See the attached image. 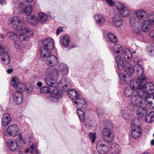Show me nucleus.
<instances>
[{
    "instance_id": "obj_46",
    "label": "nucleus",
    "mask_w": 154,
    "mask_h": 154,
    "mask_svg": "<svg viewBox=\"0 0 154 154\" xmlns=\"http://www.w3.org/2000/svg\"><path fill=\"white\" fill-rule=\"evenodd\" d=\"M89 138L92 143H94L96 138V135L95 133H89Z\"/></svg>"
},
{
    "instance_id": "obj_43",
    "label": "nucleus",
    "mask_w": 154,
    "mask_h": 154,
    "mask_svg": "<svg viewBox=\"0 0 154 154\" xmlns=\"http://www.w3.org/2000/svg\"><path fill=\"white\" fill-rule=\"evenodd\" d=\"M21 31L23 33L25 34H29V35L30 36L33 35L32 31L30 29L28 28H25L22 29Z\"/></svg>"
},
{
    "instance_id": "obj_50",
    "label": "nucleus",
    "mask_w": 154,
    "mask_h": 154,
    "mask_svg": "<svg viewBox=\"0 0 154 154\" xmlns=\"http://www.w3.org/2000/svg\"><path fill=\"white\" fill-rule=\"evenodd\" d=\"M13 45L15 48L17 49H19V42L17 41L14 40L13 43Z\"/></svg>"
},
{
    "instance_id": "obj_58",
    "label": "nucleus",
    "mask_w": 154,
    "mask_h": 154,
    "mask_svg": "<svg viewBox=\"0 0 154 154\" xmlns=\"http://www.w3.org/2000/svg\"><path fill=\"white\" fill-rule=\"evenodd\" d=\"M4 40L3 36L0 34V42Z\"/></svg>"
},
{
    "instance_id": "obj_39",
    "label": "nucleus",
    "mask_w": 154,
    "mask_h": 154,
    "mask_svg": "<svg viewBox=\"0 0 154 154\" xmlns=\"http://www.w3.org/2000/svg\"><path fill=\"white\" fill-rule=\"evenodd\" d=\"M49 51L46 50L45 48L42 47L39 49L40 55L42 57L44 58L47 57V53H49Z\"/></svg>"
},
{
    "instance_id": "obj_18",
    "label": "nucleus",
    "mask_w": 154,
    "mask_h": 154,
    "mask_svg": "<svg viewBox=\"0 0 154 154\" xmlns=\"http://www.w3.org/2000/svg\"><path fill=\"white\" fill-rule=\"evenodd\" d=\"M145 104L150 109H154V93L145 96Z\"/></svg>"
},
{
    "instance_id": "obj_31",
    "label": "nucleus",
    "mask_w": 154,
    "mask_h": 154,
    "mask_svg": "<svg viewBox=\"0 0 154 154\" xmlns=\"http://www.w3.org/2000/svg\"><path fill=\"white\" fill-rule=\"evenodd\" d=\"M145 122L148 123L152 122L154 121V111H151L149 112L145 118Z\"/></svg>"
},
{
    "instance_id": "obj_35",
    "label": "nucleus",
    "mask_w": 154,
    "mask_h": 154,
    "mask_svg": "<svg viewBox=\"0 0 154 154\" xmlns=\"http://www.w3.org/2000/svg\"><path fill=\"white\" fill-rule=\"evenodd\" d=\"M20 81L17 77H14L12 79L11 85L14 88H17L19 85Z\"/></svg>"
},
{
    "instance_id": "obj_57",
    "label": "nucleus",
    "mask_w": 154,
    "mask_h": 154,
    "mask_svg": "<svg viewBox=\"0 0 154 154\" xmlns=\"http://www.w3.org/2000/svg\"><path fill=\"white\" fill-rule=\"evenodd\" d=\"M31 149H30V147L29 148H28L26 149L25 151V153H27L29 152V151H31Z\"/></svg>"
},
{
    "instance_id": "obj_33",
    "label": "nucleus",
    "mask_w": 154,
    "mask_h": 154,
    "mask_svg": "<svg viewBox=\"0 0 154 154\" xmlns=\"http://www.w3.org/2000/svg\"><path fill=\"white\" fill-rule=\"evenodd\" d=\"M129 22L131 25L133 26L137 25L140 23V21L135 16L130 17Z\"/></svg>"
},
{
    "instance_id": "obj_55",
    "label": "nucleus",
    "mask_w": 154,
    "mask_h": 154,
    "mask_svg": "<svg viewBox=\"0 0 154 154\" xmlns=\"http://www.w3.org/2000/svg\"><path fill=\"white\" fill-rule=\"evenodd\" d=\"M13 70L12 69H9L7 70V72L8 73L10 74L12 72Z\"/></svg>"
},
{
    "instance_id": "obj_26",
    "label": "nucleus",
    "mask_w": 154,
    "mask_h": 154,
    "mask_svg": "<svg viewBox=\"0 0 154 154\" xmlns=\"http://www.w3.org/2000/svg\"><path fill=\"white\" fill-rule=\"evenodd\" d=\"M26 2H21L20 3L19 7L23 9V11L24 15L30 14L32 11V6L29 5L26 6Z\"/></svg>"
},
{
    "instance_id": "obj_56",
    "label": "nucleus",
    "mask_w": 154,
    "mask_h": 154,
    "mask_svg": "<svg viewBox=\"0 0 154 154\" xmlns=\"http://www.w3.org/2000/svg\"><path fill=\"white\" fill-rule=\"evenodd\" d=\"M0 3L2 5H5V0H0Z\"/></svg>"
},
{
    "instance_id": "obj_59",
    "label": "nucleus",
    "mask_w": 154,
    "mask_h": 154,
    "mask_svg": "<svg viewBox=\"0 0 154 154\" xmlns=\"http://www.w3.org/2000/svg\"><path fill=\"white\" fill-rule=\"evenodd\" d=\"M37 85L39 87H40L42 86V83L41 82H38L37 83Z\"/></svg>"
},
{
    "instance_id": "obj_53",
    "label": "nucleus",
    "mask_w": 154,
    "mask_h": 154,
    "mask_svg": "<svg viewBox=\"0 0 154 154\" xmlns=\"http://www.w3.org/2000/svg\"><path fill=\"white\" fill-rule=\"evenodd\" d=\"M140 59L138 57H136L134 59V62L137 63V64H139L140 63Z\"/></svg>"
},
{
    "instance_id": "obj_41",
    "label": "nucleus",
    "mask_w": 154,
    "mask_h": 154,
    "mask_svg": "<svg viewBox=\"0 0 154 154\" xmlns=\"http://www.w3.org/2000/svg\"><path fill=\"white\" fill-rule=\"evenodd\" d=\"M130 89H129L128 88H126L124 91V94L125 96L127 97H131L132 95H133L134 93L132 91L133 90L131 88ZM137 89L133 90V91L137 90Z\"/></svg>"
},
{
    "instance_id": "obj_64",
    "label": "nucleus",
    "mask_w": 154,
    "mask_h": 154,
    "mask_svg": "<svg viewBox=\"0 0 154 154\" xmlns=\"http://www.w3.org/2000/svg\"><path fill=\"white\" fill-rule=\"evenodd\" d=\"M152 37H154V35H153Z\"/></svg>"
},
{
    "instance_id": "obj_32",
    "label": "nucleus",
    "mask_w": 154,
    "mask_h": 154,
    "mask_svg": "<svg viewBox=\"0 0 154 154\" xmlns=\"http://www.w3.org/2000/svg\"><path fill=\"white\" fill-rule=\"evenodd\" d=\"M94 18L97 24L99 25H102L104 22V17L101 15H96L94 16Z\"/></svg>"
},
{
    "instance_id": "obj_11",
    "label": "nucleus",
    "mask_w": 154,
    "mask_h": 154,
    "mask_svg": "<svg viewBox=\"0 0 154 154\" xmlns=\"http://www.w3.org/2000/svg\"><path fill=\"white\" fill-rule=\"evenodd\" d=\"M63 96V94L61 90L55 88L52 90L51 96L48 99L51 102H55L59 99L62 98Z\"/></svg>"
},
{
    "instance_id": "obj_42",
    "label": "nucleus",
    "mask_w": 154,
    "mask_h": 154,
    "mask_svg": "<svg viewBox=\"0 0 154 154\" xmlns=\"http://www.w3.org/2000/svg\"><path fill=\"white\" fill-rule=\"evenodd\" d=\"M51 88L48 86H45L41 88L40 89V92L41 93H48L51 91Z\"/></svg>"
},
{
    "instance_id": "obj_28",
    "label": "nucleus",
    "mask_w": 154,
    "mask_h": 154,
    "mask_svg": "<svg viewBox=\"0 0 154 154\" xmlns=\"http://www.w3.org/2000/svg\"><path fill=\"white\" fill-rule=\"evenodd\" d=\"M110 147L112 154H119L120 152V146L116 143H113L112 144Z\"/></svg>"
},
{
    "instance_id": "obj_15",
    "label": "nucleus",
    "mask_w": 154,
    "mask_h": 154,
    "mask_svg": "<svg viewBox=\"0 0 154 154\" xmlns=\"http://www.w3.org/2000/svg\"><path fill=\"white\" fill-rule=\"evenodd\" d=\"M11 23L13 28L17 30L20 29L22 27L21 21L20 18L17 17H13L11 19Z\"/></svg>"
},
{
    "instance_id": "obj_44",
    "label": "nucleus",
    "mask_w": 154,
    "mask_h": 154,
    "mask_svg": "<svg viewBox=\"0 0 154 154\" xmlns=\"http://www.w3.org/2000/svg\"><path fill=\"white\" fill-rule=\"evenodd\" d=\"M8 37L10 39H15L17 38V35L13 32H8L7 33Z\"/></svg>"
},
{
    "instance_id": "obj_20",
    "label": "nucleus",
    "mask_w": 154,
    "mask_h": 154,
    "mask_svg": "<svg viewBox=\"0 0 154 154\" xmlns=\"http://www.w3.org/2000/svg\"><path fill=\"white\" fill-rule=\"evenodd\" d=\"M51 52L47 53L46 63L48 65L55 66L58 63L57 59L56 56L51 54Z\"/></svg>"
},
{
    "instance_id": "obj_10",
    "label": "nucleus",
    "mask_w": 154,
    "mask_h": 154,
    "mask_svg": "<svg viewBox=\"0 0 154 154\" xmlns=\"http://www.w3.org/2000/svg\"><path fill=\"white\" fill-rule=\"evenodd\" d=\"M145 82L142 85L141 87L138 88L136 89H141L143 92V96L145 94L147 95L152 94L154 92V85L151 82H149L145 84ZM136 90L135 89L134 90Z\"/></svg>"
},
{
    "instance_id": "obj_34",
    "label": "nucleus",
    "mask_w": 154,
    "mask_h": 154,
    "mask_svg": "<svg viewBox=\"0 0 154 154\" xmlns=\"http://www.w3.org/2000/svg\"><path fill=\"white\" fill-rule=\"evenodd\" d=\"M108 39L112 43H115L118 41L116 36L111 32H108L107 34Z\"/></svg>"
},
{
    "instance_id": "obj_12",
    "label": "nucleus",
    "mask_w": 154,
    "mask_h": 154,
    "mask_svg": "<svg viewBox=\"0 0 154 154\" xmlns=\"http://www.w3.org/2000/svg\"><path fill=\"white\" fill-rule=\"evenodd\" d=\"M82 109H79L77 110V113L79 116L80 121L82 122H85V125L88 128L92 127L93 122L89 118L85 119V114L84 112L82 110Z\"/></svg>"
},
{
    "instance_id": "obj_19",
    "label": "nucleus",
    "mask_w": 154,
    "mask_h": 154,
    "mask_svg": "<svg viewBox=\"0 0 154 154\" xmlns=\"http://www.w3.org/2000/svg\"><path fill=\"white\" fill-rule=\"evenodd\" d=\"M136 17L140 21L146 20L150 17V14H148L147 12L145 10H139L135 12Z\"/></svg>"
},
{
    "instance_id": "obj_48",
    "label": "nucleus",
    "mask_w": 154,
    "mask_h": 154,
    "mask_svg": "<svg viewBox=\"0 0 154 154\" xmlns=\"http://www.w3.org/2000/svg\"><path fill=\"white\" fill-rule=\"evenodd\" d=\"M25 91L27 93H29L32 91V86H26L25 88Z\"/></svg>"
},
{
    "instance_id": "obj_36",
    "label": "nucleus",
    "mask_w": 154,
    "mask_h": 154,
    "mask_svg": "<svg viewBox=\"0 0 154 154\" xmlns=\"http://www.w3.org/2000/svg\"><path fill=\"white\" fill-rule=\"evenodd\" d=\"M30 148L31 149V154H39V152L36 145L32 142L30 143Z\"/></svg>"
},
{
    "instance_id": "obj_37",
    "label": "nucleus",
    "mask_w": 154,
    "mask_h": 154,
    "mask_svg": "<svg viewBox=\"0 0 154 154\" xmlns=\"http://www.w3.org/2000/svg\"><path fill=\"white\" fill-rule=\"evenodd\" d=\"M39 20L41 23H43L47 21L48 18V16L42 12H40L38 14Z\"/></svg>"
},
{
    "instance_id": "obj_21",
    "label": "nucleus",
    "mask_w": 154,
    "mask_h": 154,
    "mask_svg": "<svg viewBox=\"0 0 154 154\" xmlns=\"http://www.w3.org/2000/svg\"><path fill=\"white\" fill-rule=\"evenodd\" d=\"M7 143L9 149L12 151L17 150L20 146L18 145L17 141L14 139H8L7 141Z\"/></svg>"
},
{
    "instance_id": "obj_4",
    "label": "nucleus",
    "mask_w": 154,
    "mask_h": 154,
    "mask_svg": "<svg viewBox=\"0 0 154 154\" xmlns=\"http://www.w3.org/2000/svg\"><path fill=\"white\" fill-rule=\"evenodd\" d=\"M69 96L72 98V102L74 106L78 109L82 108L85 109L87 106V101L83 98H79V94L76 91L71 89L68 91Z\"/></svg>"
},
{
    "instance_id": "obj_17",
    "label": "nucleus",
    "mask_w": 154,
    "mask_h": 154,
    "mask_svg": "<svg viewBox=\"0 0 154 154\" xmlns=\"http://www.w3.org/2000/svg\"><path fill=\"white\" fill-rule=\"evenodd\" d=\"M0 56H2L1 60L5 64H9L10 62L9 56L6 52H4V48L0 43Z\"/></svg>"
},
{
    "instance_id": "obj_13",
    "label": "nucleus",
    "mask_w": 154,
    "mask_h": 154,
    "mask_svg": "<svg viewBox=\"0 0 154 154\" xmlns=\"http://www.w3.org/2000/svg\"><path fill=\"white\" fill-rule=\"evenodd\" d=\"M22 92V89L20 88L19 91H17L13 94V100L17 104L21 103L23 100V95Z\"/></svg>"
},
{
    "instance_id": "obj_16",
    "label": "nucleus",
    "mask_w": 154,
    "mask_h": 154,
    "mask_svg": "<svg viewBox=\"0 0 154 154\" xmlns=\"http://www.w3.org/2000/svg\"><path fill=\"white\" fill-rule=\"evenodd\" d=\"M43 48L46 50L49 51L52 50L54 49V41L51 38H46L42 42Z\"/></svg>"
},
{
    "instance_id": "obj_9",
    "label": "nucleus",
    "mask_w": 154,
    "mask_h": 154,
    "mask_svg": "<svg viewBox=\"0 0 154 154\" xmlns=\"http://www.w3.org/2000/svg\"><path fill=\"white\" fill-rule=\"evenodd\" d=\"M110 143L104 140L99 141L97 145V149L100 154H105L109 150Z\"/></svg>"
},
{
    "instance_id": "obj_14",
    "label": "nucleus",
    "mask_w": 154,
    "mask_h": 154,
    "mask_svg": "<svg viewBox=\"0 0 154 154\" xmlns=\"http://www.w3.org/2000/svg\"><path fill=\"white\" fill-rule=\"evenodd\" d=\"M117 8L119 12L122 17H125L129 15V11L123 4L119 3L117 5Z\"/></svg>"
},
{
    "instance_id": "obj_3",
    "label": "nucleus",
    "mask_w": 154,
    "mask_h": 154,
    "mask_svg": "<svg viewBox=\"0 0 154 154\" xmlns=\"http://www.w3.org/2000/svg\"><path fill=\"white\" fill-rule=\"evenodd\" d=\"M144 69L141 65L138 66L137 70L136 76L137 78L136 80H130V88L132 90L136 89L142 86L146 82V79L143 75Z\"/></svg>"
},
{
    "instance_id": "obj_27",
    "label": "nucleus",
    "mask_w": 154,
    "mask_h": 154,
    "mask_svg": "<svg viewBox=\"0 0 154 154\" xmlns=\"http://www.w3.org/2000/svg\"><path fill=\"white\" fill-rule=\"evenodd\" d=\"M11 120L10 115L9 113H6L3 116L2 119V125L6 127L11 123Z\"/></svg>"
},
{
    "instance_id": "obj_63",
    "label": "nucleus",
    "mask_w": 154,
    "mask_h": 154,
    "mask_svg": "<svg viewBox=\"0 0 154 154\" xmlns=\"http://www.w3.org/2000/svg\"><path fill=\"white\" fill-rule=\"evenodd\" d=\"M25 0L27 2H32L34 0Z\"/></svg>"
},
{
    "instance_id": "obj_60",
    "label": "nucleus",
    "mask_w": 154,
    "mask_h": 154,
    "mask_svg": "<svg viewBox=\"0 0 154 154\" xmlns=\"http://www.w3.org/2000/svg\"><path fill=\"white\" fill-rule=\"evenodd\" d=\"M102 114L103 113L102 112H99V111H98L97 114L99 117H100L102 115Z\"/></svg>"
},
{
    "instance_id": "obj_1",
    "label": "nucleus",
    "mask_w": 154,
    "mask_h": 154,
    "mask_svg": "<svg viewBox=\"0 0 154 154\" xmlns=\"http://www.w3.org/2000/svg\"><path fill=\"white\" fill-rule=\"evenodd\" d=\"M59 75L58 69L55 67H51L46 69L45 79V83L48 86L54 88H57L59 85L64 88V87H70L72 85V82L68 78L63 77L60 81L59 83L54 79Z\"/></svg>"
},
{
    "instance_id": "obj_23",
    "label": "nucleus",
    "mask_w": 154,
    "mask_h": 154,
    "mask_svg": "<svg viewBox=\"0 0 154 154\" xmlns=\"http://www.w3.org/2000/svg\"><path fill=\"white\" fill-rule=\"evenodd\" d=\"M112 21L113 24L118 27H121L123 23L121 16L119 14H115L112 18Z\"/></svg>"
},
{
    "instance_id": "obj_22",
    "label": "nucleus",
    "mask_w": 154,
    "mask_h": 154,
    "mask_svg": "<svg viewBox=\"0 0 154 154\" xmlns=\"http://www.w3.org/2000/svg\"><path fill=\"white\" fill-rule=\"evenodd\" d=\"M142 131V128L140 126H134L131 131V134L132 137L134 139L138 138L141 135Z\"/></svg>"
},
{
    "instance_id": "obj_6",
    "label": "nucleus",
    "mask_w": 154,
    "mask_h": 154,
    "mask_svg": "<svg viewBox=\"0 0 154 154\" xmlns=\"http://www.w3.org/2000/svg\"><path fill=\"white\" fill-rule=\"evenodd\" d=\"M109 124L108 125L106 124L105 125V128L102 131V135L103 139L102 140H104L107 142L110 143L114 139V134L113 131L109 129L112 127L111 123L109 121H107Z\"/></svg>"
},
{
    "instance_id": "obj_45",
    "label": "nucleus",
    "mask_w": 154,
    "mask_h": 154,
    "mask_svg": "<svg viewBox=\"0 0 154 154\" xmlns=\"http://www.w3.org/2000/svg\"><path fill=\"white\" fill-rule=\"evenodd\" d=\"M121 115L124 118L126 119L129 118V114L127 111L125 110L122 109L121 110Z\"/></svg>"
},
{
    "instance_id": "obj_5",
    "label": "nucleus",
    "mask_w": 154,
    "mask_h": 154,
    "mask_svg": "<svg viewBox=\"0 0 154 154\" xmlns=\"http://www.w3.org/2000/svg\"><path fill=\"white\" fill-rule=\"evenodd\" d=\"M7 134L9 136L15 137L19 135V143L21 144L25 143L21 133L19 134L20 131L18 127L16 124H11L8 126L6 129Z\"/></svg>"
},
{
    "instance_id": "obj_38",
    "label": "nucleus",
    "mask_w": 154,
    "mask_h": 154,
    "mask_svg": "<svg viewBox=\"0 0 154 154\" xmlns=\"http://www.w3.org/2000/svg\"><path fill=\"white\" fill-rule=\"evenodd\" d=\"M113 49L114 52L117 54H120L123 51V48L120 45L117 44L115 45L113 47Z\"/></svg>"
},
{
    "instance_id": "obj_49",
    "label": "nucleus",
    "mask_w": 154,
    "mask_h": 154,
    "mask_svg": "<svg viewBox=\"0 0 154 154\" xmlns=\"http://www.w3.org/2000/svg\"><path fill=\"white\" fill-rule=\"evenodd\" d=\"M106 1L110 6H113L115 3V2L113 0H106Z\"/></svg>"
},
{
    "instance_id": "obj_29",
    "label": "nucleus",
    "mask_w": 154,
    "mask_h": 154,
    "mask_svg": "<svg viewBox=\"0 0 154 154\" xmlns=\"http://www.w3.org/2000/svg\"><path fill=\"white\" fill-rule=\"evenodd\" d=\"M124 58L125 61L128 62L130 61L132 58V55L128 49H126L124 51L123 54Z\"/></svg>"
},
{
    "instance_id": "obj_2",
    "label": "nucleus",
    "mask_w": 154,
    "mask_h": 154,
    "mask_svg": "<svg viewBox=\"0 0 154 154\" xmlns=\"http://www.w3.org/2000/svg\"><path fill=\"white\" fill-rule=\"evenodd\" d=\"M116 63L117 65L118 69L122 70L124 67L126 74L123 73L122 74L123 80L125 83L127 82L128 78L131 77L134 72V66L131 64L127 63L124 66V61L122 58L120 56H117L116 58Z\"/></svg>"
},
{
    "instance_id": "obj_62",
    "label": "nucleus",
    "mask_w": 154,
    "mask_h": 154,
    "mask_svg": "<svg viewBox=\"0 0 154 154\" xmlns=\"http://www.w3.org/2000/svg\"><path fill=\"white\" fill-rule=\"evenodd\" d=\"M75 47V45H72V46L70 47V48H71Z\"/></svg>"
},
{
    "instance_id": "obj_54",
    "label": "nucleus",
    "mask_w": 154,
    "mask_h": 154,
    "mask_svg": "<svg viewBox=\"0 0 154 154\" xmlns=\"http://www.w3.org/2000/svg\"><path fill=\"white\" fill-rule=\"evenodd\" d=\"M149 52L151 54V55L154 56V49L150 50L149 51Z\"/></svg>"
},
{
    "instance_id": "obj_52",
    "label": "nucleus",
    "mask_w": 154,
    "mask_h": 154,
    "mask_svg": "<svg viewBox=\"0 0 154 154\" xmlns=\"http://www.w3.org/2000/svg\"><path fill=\"white\" fill-rule=\"evenodd\" d=\"M134 32L137 34H140L141 33V31L140 28H136L134 30Z\"/></svg>"
},
{
    "instance_id": "obj_40",
    "label": "nucleus",
    "mask_w": 154,
    "mask_h": 154,
    "mask_svg": "<svg viewBox=\"0 0 154 154\" xmlns=\"http://www.w3.org/2000/svg\"><path fill=\"white\" fill-rule=\"evenodd\" d=\"M69 38L68 36H64L62 38V43L64 46H67L69 44Z\"/></svg>"
},
{
    "instance_id": "obj_47",
    "label": "nucleus",
    "mask_w": 154,
    "mask_h": 154,
    "mask_svg": "<svg viewBox=\"0 0 154 154\" xmlns=\"http://www.w3.org/2000/svg\"><path fill=\"white\" fill-rule=\"evenodd\" d=\"M19 39L20 41H25L27 40L29 38L24 34H21L19 36Z\"/></svg>"
},
{
    "instance_id": "obj_7",
    "label": "nucleus",
    "mask_w": 154,
    "mask_h": 154,
    "mask_svg": "<svg viewBox=\"0 0 154 154\" xmlns=\"http://www.w3.org/2000/svg\"><path fill=\"white\" fill-rule=\"evenodd\" d=\"M143 92L141 89L139 90L136 93L134 94L131 97V101L132 105L137 108L141 105L143 96Z\"/></svg>"
},
{
    "instance_id": "obj_24",
    "label": "nucleus",
    "mask_w": 154,
    "mask_h": 154,
    "mask_svg": "<svg viewBox=\"0 0 154 154\" xmlns=\"http://www.w3.org/2000/svg\"><path fill=\"white\" fill-rule=\"evenodd\" d=\"M27 14L26 17L27 21L31 25L36 26L38 22V20L37 17L32 14Z\"/></svg>"
},
{
    "instance_id": "obj_25",
    "label": "nucleus",
    "mask_w": 154,
    "mask_h": 154,
    "mask_svg": "<svg viewBox=\"0 0 154 154\" xmlns=\"http://www.w3.org/2000/svg\"><path fill=\"white\" fill-rule=\"evenodd\" d=\"M137 107L136 114L139 117L142 118L145 116L148 112V109L145 107L140 106Z\"/></svg>"
},
{
    "instance_id": "obj_51",
    "label": "nucleus",
    "mask_w": 154,
    "mask_h": 154,
    "mask_svg": "<svg viewBox=\"0 0 154 154\" xmlns=\"http://www.w3.org/2000/svg\"><path fill=\"white\" fill-rule=\"evenodd\" d=\"M63 27H58L57 29V34L58 35L62 31Z\"/></svg>"
},
{
    "instance_id": "obj_30",
    "label": "nucleus",
    "mask_w": 154,
    "mask_h": 154,
    "mask_svg": "<svg viewBox=\"0 0 154 154\" xmlns=\"http://www.w3.org/2000/svg\"><path fill=\"white\" fill-rule=\"evenodd\" d=\"M59 68L62 74L66 75L68 73V68L66 64L61 63L60 64Z\"/></svg>"
},
{
    "instance_id": "obj_61",
    "label": "nucleus",
    "mask_w": 154,
    "mask_h": 154,
    "mask_svg": "<svg viewBox=\"0 0 154 154\" xmlns=\"http://www.w3.org/2000/svg\"><path fill=\"white\" fill-rule=\"evenodd\" d=\"M151 144L152 145H154V140L152 139L151 141Z\"/></svg>"
},
{
    "instance_id": "obj_8",
    "label": "nucleus",
    "mask_w": 154,
    "mask_h": 154,
    "mask_svg": "<svg viewBox=\"0 0 154 154\" xmlns=\"http://www.w3.org/2000/svg\"><path fill=\"white\" fill-rule=\"evenodd\" d=\"M148 18L149 20H145L142 23L143 31L145 32H148L152 26H154V13H150Z\"/></svg>"
}]
</instances>
